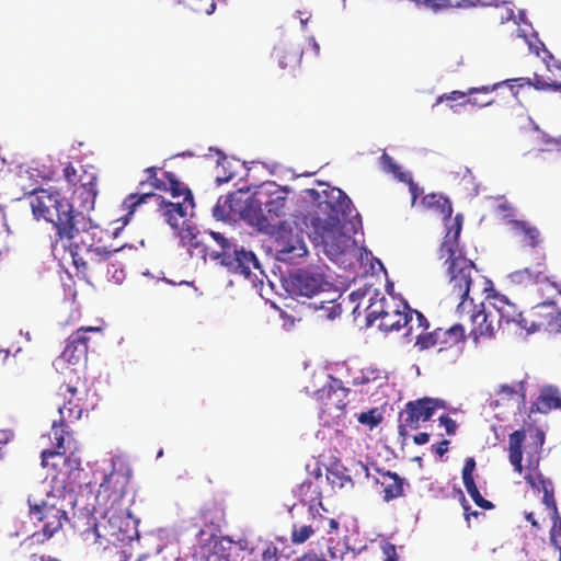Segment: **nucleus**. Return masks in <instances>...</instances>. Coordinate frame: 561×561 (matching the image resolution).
Instances as JSON below:
<instances>
[{"mask_svg": "<svg viewBox=\"0 0 561 561\" xmlns=\"http://www.w3.org/2000/svg\"><path fill=\"white\" fill-rule=\"evenodd\" d=\"M190 234L188 245L190 248H201V253L205 260L210 261L225 266L231 273L243 275L249 277L253 270L261 271L259 261L253 252L245 251L243 248H238L231 240L226 238L220 232L210 231L209 236L214 240V244L203 243L193 233L192 229L186 230Z\"/></svg>", "mask_w": 561, "mask_h": 561, "instance_id": "39448f33", "label": "nucleus"}, {"mask_svg": "<svg viewBox=\"0 0 561 561\" xmlns=\"http://www.w3.org/2000/svg\"><path fill=\"white\" fill-rule=\"evenodd\" d=\"M415 346L424 351L431 347L438 346V340L435 336V330L432 332L422 333L416 337Z\"/></svg>", "mask_w": 561, "mask_h": 561, "instance_id": "09e8293b", "label": "nucleus"}, {"mask_svg": "<svg viewBox=\"0 0 561 561\" xmlns=\"http://www.w3.org/2000/svg\"><path fill=\"white\" fill-rule=\"evenodd\" d=\"M386 306H389V298L381 297L367 307L366 319L368 325H373L377 321L381 322L383 314L387 313Z\"/></svg>", "mask_w": 561, "mask_h": 561, "instance_id": "37998d69", "label": "nucleus"}, {"mask_svg": "<svg viewBox=\"0 0 561 561\" xmlns=\"http://www.w3.org/2000/svg\"><path fill=\"white\" fill-rule=\"evenodd\" d=\"M399 181L408 183L409 184V191L412 195V204L414 205L417 197L423 193V190L419 187L416 183H414L412 175L410 173L408 174H400Z\"/></svg>", "mask_w": 561, "mask_h": 561, "instance_id": "603ef678", "label": "nucleus"}, {"mask_svg": "<svg viewBox=\"0 0 561 561\" xmlns=\"http://www.w3.org/2000/svg\"><path fill=\"white\" fill-rule=\"evenodd\" d=\"M93 535L98 550L105 551L111 547L130 542L138 536L134 523L124 515L123 507L104 510L101 520L93 523L87 536Z\"/></svg>", "mask_w": 561, "mask_h": 561, "instance_id": "6e6552de", "label": "nucleus"}, {"mask_svg": "<svg viewBox=\"0 0 561 561\" xmlns=\"http://www.w3.org/2000/svg\"><path fill=\"white\" fill-rule=\"evenodd\" d=\"M526 434L524 431H515L510 435L508 438V458L510 462L514 467V470L518 473L523 472V444L525 442Z\"/></svg>", "mask_w": 561, "mask_h": 561, "instance_id": "e433bc0d", "label": "nucleus"}, {"mask_svg": "<svg viewBox=\"0 0 561 561\" xmlns=\"http://www.w3.org/2000/svg\"><path fill=\"white\" fill-rule=\"evenodd\" d=\"M458 7H495L501 9L499 20L501 23L514 19L512 3L506 0H457Z\"/></svg>", "mask_w": 561, "mask_h": 561, "instance_id": "72a5a7b5", "label": "nucleus"}, {"mask_svg": "<svg viewBox=\"0 0 561 561\" xmlns=\"http://www.w3.org/2000/svg\"><path fill=\"white\" fill-rule=\"evenodd\" d=\"M386 312L378 328L383 332L398 331L412 321V309L401 300L393 297L389 298V306H386Z\"/></svg>", "mask_w": 561, "mask_h": 561, "instance_id": "412c9836", "label": "nucleus"}, {"mask_svg": "<svg viewBox=\"0 0 561 561\" xmlns=\"http://www.w3.org/2000/svg\"><path fill=\"white\" fill-rule=\"evenodd\" d=\"M496 396L499 397L495 400L490 401V407L496 408L502 404H506L512 400L522 399L525 400L526 397V387L524 381L517 382L515 386L511 385H501Z\"/></svg>", "mask_w": 561, "mask_h": 561, "instance_id": "c9c22d12", "label": "nucleus"}, {"mask_svg": "<svg viewBox=\"0 0 561 561\" xmlns=\"http://www.w3.org/2000/svg\"><path fill=\"white\" fill-rule=\"evenodd\" d=\"M558 294H546L542 301L537 304L529 313L527 328L529 332L545 331L561 334V309H558L552 300Z\"/></svg>", "mask_w": 561, "mask_h": 561, "instance_id": "2eb2a0df", "label": "nucleus"}, {"mask_svg": "<svg viewBox=\"0 0 561 561\" xmlns=\"http://www.w3.org/2000/svg\"><path fill=\"white\" fill-rule=\"evenodd\" d=\"M489 308L494 316L500 329L503 324L516 323L519 328H527V318L518 310L517 306L512 302L505 295L495 290H491L486 295Z\"/></svg>", "mask_w": 561, "mask_h": 561, "instance_id": "a211bd4d", "label": "nucleus"}, {"mask_svg": "<svg viewBox=\"0 0 561 561\" xmlns=\"http://www.w3.org/2000/svg\"><path fill=\"white\" fill-rule=\"evenodd\" d=\"M94 232L90 230L81 234L82 242L69 239L64 247H68L72 257V263L77 272L82 274L87 280H102L104 275L108 274V267L112 260L121 251L115 249L108 251L102 247H94Z\"/></svg>", "mask_w": 561, "mask_h": 561, "instance_id": "0eeeda50", "label": "nucleus"}, {"mask_svg": "<svg viewBox=\"0 0 561 561\" xmlns=\"http://www.w3.org/2000/svg\"><path fill=\"white\" fill-rule=\"evenodd\" d=\"M381 164H382L383 170L392 173L398 180H399L400 174H408L407 172H402L400 167L386 152H383L381 156Z\"/></svg>", "mask_w": 561, "mask_h": 561, "instance_id": "8fccbe9b", "label": "nucleus"}, {"mask_svg": "<svg viewBox=\"0 0 561 561\" xmlns=\"http://www.w3.org/2000/svg\"><path fill=\"white\" fill-rule=\"evenodd\" d=\"M530 259L527 266L510 274L511 282L525 287L536 286L540 297H545L546 294H560L561 296V282L550 274L545 250H531Z\"/></svg>", "mask_w": 561, "mask_h": 561, "instance_id": "1a4fd4ad", "label": "nucleus"}, {"mask_svg": "<svg viewBox=\"0 0 561 561\" xmlns=\"http://www.w3.org/2000/svg\"><path fill=\"white\" fill-rule=\"evenodd\" d=\"M445 408L443 400L428 397L407 402L399 414V435L407 438L410 432L420 427L421 422L428 421L438 409Z\"/></svg>", "mask_w": 561, "mask_h": 561, "instance_id": "f8f14e48", "label": "nucleus"}, {"mask_svg": "<svg viewBox=\"0 0 561 561\" xmlns=\"http://www.w3.org/2000/svg\"><path fill=\"white\" fill-rule=\"evenodd\" d=\"M78 451L79 449L68 450L66 455L59 458L69 472L80 469L81 458L78 456Z\"/></svg>", "mask_w": 561, "mask_h": 561, "instance_id": "de8ad7c7", "label": "nucleus"}, {"mask_svg": "<svg viewBox=\"0 0 561 561\" xmlns=\"http://www.w3.org/2000/svg\"><path fill=\"white\" fill-rule=\"evenodd\" d=\"M535 405L540 413H549L552 410L561 408V391L554 386L543 387L540 390Z\"/></svg>", "mask_w": 561, "mask_h": 561, "instance_id": "473e14b6", "label": "nucleus"}, {"mask_svg": "<svg viewBox=\"0 0 561 561\" xmlns=\"http://www.w3.org/2000/svg\"><path fill=\"white\" fill-rule=\"evenodd\" d=\"M62 173H64V178H65L66 182L71 186L77 185L78 182H80V183L84 182L82 180V178L81 179L78 178L77 170L70 162L66 164V167L62 170Z\"/></svg>", "mask_w": 561, "mask_h": 561, "instance_id": "864d4df0", "label": "nucleus"}, {"mask_svg": "<svg viewBox=\"0 0 561 561\" xmlns=\"http://www.w3.org/2000/svg\"><path fill=\"white\" fill-rule=\"evenodd\" d=\"M13 437L14 434L11 430H0V446L8 444Z\"/></svg>", "mask_w": 561, "mask_h": 561, "instance_id": "e2e57ef3", "label": "nucleus"}, {"mask_svg": "<svg viewBox=\"0 0 561 561\" xmlns=\"http://www.w3.org/2000/svg\"><path fill=\"white\" fill-rule=\"evenodd\" d=\"M334 301L335 298H331L328 300H320L319 304H308L307 307L313 311L323 310L328 318L333 319L341 313L340 305L334 304Z\"/></svg>", "mask_w": 561, "mask_h": 561, "instance_id": "c03bdc74", "label": "nucleus"}, {"mask_svg": "<svg viewBox=\"0 0 561 561\" xmlns=\"http://www.w3.org/2000/svg\"><path fill=\"white\" fill-rule=\"evenodd\" d=\"M327 480L333 489H353L354 482L347 468L340 463H332L327 471Z\"/></svg>", "mask_w": 561, "mask_h": 561, "instance_id": "4c0bfd02", "label": "nucleus"}, {"mask_svg": "<svg viewBox=\"0 0 561 561\" xmlns=\"http://www.w3.org/2000/svg\"><path fill=\"white\" fill-rule=\"evenodd\" d=\"M60 391L61 393L67 397V394H69V398H72V399H77L76 396H77V388L70 383H64L61 387H60Z\"/></svg>", "mask_w": 561, "mask_h": 561, "instance_id": "13d9d810", "label": "nucleus"}, {"mask_svg": "<svg viewBox=\"0 0 561 561\" xmlns=\"http://www.w3.org/2000/svg\"><path fill=\"white\" fill-rule=\"evenodd\" d=\"M156 197L157 194L152 193L151 191L145 192L140 191V188H138V192L127 195L122 203L123 209L127 211L124 222L126 224L129 220L130 216L135 213L138 206L146 203L148 199L156 201Z\"/></svg>", "mask_w": 561, "mask_h": 561, "instance_id": "58836bf2", "label": "nucleus"}, {"mask_svg": "<svg viewBox=\"0 0 561 561\" xmlns=\"http://www.w3.org/2000/svg\"><path fill=\"white\" fill-rule=\"evenodd\" d=\"M209 157L215 158L218 171L222 169V175L218 173L217 181L220 183L230 181L234 175L232 161L221 150L213 147H209Z\"/></svg>", "mask_w": 561, "mask_h": 561, "instance_id": "ea45409f", "label": "nucleus"}, {"mask_svg": "<svg viewBox=\"0 0 561 561\" xmlns=\"http://www.w3.org/2000/svg\"><path fill=\"white\" fill-rule=\"evenodd\" d=\"M383 552L386 554V559L385 561H396V547L393 545H390V543H387L385 547H383Z\"/></svg>", "mask_w": 561, "mask_h": 561, "instance_id": "680f3d73", "label": "nucleus"}, {"mask_svg": "<svg viewBox=\"0 0 561 561\" xmlns=\"http://www.w3.org/2000/svg\"><path fill=\"white\" fill-rule=\"evenodd\" d=\"M511 225L515 236L522 237V241L525 242L526 245L530 247L531 250L539 249L538 247L541 242V239L540 231L537 227L531 226L524 220H512Z\"/></svg>", "mask_w": 561, "mask_h": 561, "instance_id": "f704fd0d", "label": "nucleus"}, {"mask_svg": "<svg viewBox=\"0 0 561 561\" xmlns=\"http://www.w3.org/2000/svg\"><path fill=\"white\" fill-rule=\"evenodd\" d=\"M525 479L533 489L543 493L542 503L548 510H553L556 523L559 525L560 514L558 512L557 503L554 500V489L552 482L537 471L534 473L529 472L525 476Z\"/></svg>", "mask_w": 561, "mask_h": 561, "instance_id": "a878e982", "label": "nucleus"}, {"mask_svg": "<svg viewBox=\"0 0 561 561\" xmlns=\"http://www.w3.org/2000/svg\"><path fill=\"white\" fill-rule=\"evenodd\" d=\"M302 54V49L298 45H280L275 48L278 67L287 70L291 76H295L299 69Z\"/></svg>", "mask_w": 561, "mask_h": 561, "instance_id": "bb28decb", "label": "nucleus"}, {"mask_svg": "<svg viewBox=\"0 0 561 561\" xmlns=\"http://www.w3.org/2000/svg\"><path fill=\"white\" fill-rule=\"evenodd\" d=\"M422 205L425 208H433L437 210L444 219H450L453 207L450 201L439 194H427L422 198Z\"/></svg>", "mask_w": 561, "mask_h": 561, "instance_id": "a19ab883", "label": "nucleus"}, {"mask_svg": "<svg viewBox=\"0 0 561 561\" xmlns=\"http://www.w3.org/2000/svg\"><path fill=\"white\" fill-rule=\"evenodd\" d=\"M278 257L283 261L302 257L307 254V247L302 239L290 233L288 240H277Z\"/></svg>", "mask_w": 561, "mask_h": 561, "instance_id": "2f4dec72", "label": "nucleus"}, {"mask_svg": "<svg viewBox=\"0 0 561 561\" xmlns=\"http://www.w3.org/2000/svg\"><path fill=\"white\" fill-rule=\"evenodd\" d=\"M28 515L34 523H42L41 530L34 531L25 539L30 545H44L68 520L64 508V500L51 492H45V497L32 493L27 497Z\"/></svg>", "mask_w": 561, "mask_h": 561, "instance_id": "423d86ee", "label": "nucleus"}, {"mask_svg": "<svg viewBox=\"0 0 561 561\" xmlns=\"http://www.w3.org/2000/svg\"><path fill=\"white\" fill-rule=\"evenodd\" d=\"M159 170L160 169L157 167H149L145 169V179L139 182L138 188H140V191H145V186H149V191L152 193L154 190L169 191L173 197H180L184 191L185 184L180 182L172 172H163V178H159Z\"/></svg>", "mask_w": 561, "mask_h": 561, "instance_id": "aec40b11", "label": "nucleus"}, {"mask_svg": "<svg viewBox=\"0 0 561 561\" xmlns=\"http://www.w3.org/2000/svg\"><path fill=\"white\" fill-rule=\"evenodd\" d=\"M381 420L382 416L377 409H371L367 412H362L357 416V421L363 425H367L369 428L376 427L381 422Z\"/></svg>", "mask_w": 561, "mask_h": 561, "instance_id": "a18cd8bd", "label": "nucleus"}, {"mask_svg": "<svg viewBox=\"0 0 561 561\" xmlns=\"http://www.w3.org/2000/svg\"><path fill=\"white\" fill-rule=\"evenodd\" d=\"M348 392L350 390L343 386L340 379L329 376L327 383L313 393L320 417L328 422L342 416Z\"/></svg>", "mask_w": 561, "mask_h": 561, "instance_id": "9b49d317", "label": "nucleus"}, {"mask_svg": "<svg viewBox=\"0 0 561 561\" xmlns=\"http://www.w3.org/2000/svg\"><path fill=\"white\" fill-rule=\"evenodd\" d=\"M415 316L416 321L419 322V327H424L425 329L428 328L427 319L419 311L412 310V317Z\"/></svg>", "mask_w": 561, "mask_h": 561, "instance_id": "69168bd1", "label": "nucleus"}, {"mask_svg": "<svg viewBox=\"0 0 561 561\" xmlns=\"http://www.w3.org/2000/svg\"><path fill=\"white\" fill-rule=\"evenodd\" d=\"M439 423L445 427L447 435H455L457 431V423L455 420L449 417L448 415H442L439 417Z\"/></svg>", "mask_w": 561, "mask_h": 561, "instance_id": "5fc2aeb1", "label": "nucleus"}, {"mask_svg": "<svg viewBox=\"0 0 561 561\" xmlns=\"http://www.w3.org/2000/svg\"><path fill=\"white\" fill-rule=\"evenodd\" d=\"M92 335H102V328L91 325L80 327L68 336L66 347L60 357L72 365L85 359Z\"/></svg>", "mask_w": 561, "mask_h": 561, "instance_id": "f3484780", "label": "nucleus"}, {"mask_svg": "<svg viewBox=\"0 0 561 561\" xmlns=\"http://www.w3.org/2000/svg\"><path fill=\"white\" fill-rule=\"evenodd\" d=\"M296 561H319V558L316 554H305Z\"/></svg>", "mask_w": 561, "mask_h": 561, "instance_id": "774afa93", "label": "nucleus"}, {"mask_svg": "<svg viewBox=\"0 0 561 561\" xmlns=\"http://www.w3.org/2000/svg\"><path fill=\"white\" fill-rule=\"evenodd\" d=\"M183 201L182 202H167L162 196L157 195L156 202L159 205L161 214L168 225L181 237L184 241L185 239H190V234L186 231L191 229L190 226L184 228L188 217V210H192L195 206L194 198L191 190L184 185V191L182 193Z\"/></svg>", "mask_w": 561, "mask_h": 561, "instance_id": "4468645a", "label": "nucleus"}, {"mask_svg": "<svg viewBox=\"0 0 561 561\" xmlns=\"http://www.w3.org/2000/svg\"><path fill=\"white\" fill-rule=\"evenodd\" d=\"M476 469V460L473 457H469L465 460V465L462 468V481L463 485L470 495V497L473 500V502L481 508L484 510H491L494 507L493 503L485 500L480 491L478 490L474 479H473V471Z\"/></svg>", "mask_w": 561, "mask_h": 561, "instance_id": "cd10ccee", "label": "nucleus"}, {"mask_svg": "<svg viewBox=\"0 0 561 561\" xmlns=\"http://www.w3.org/2000/svg\"><path fill=\"white\" fill-rule=\"evenodd\" d=\"M549 511H550L549 514H550L551 520H552V527L550 530V539L556 546L559 547V549H560L559 561H561V517H560V524L557 525L556 519H554L553 510H549Z\"/></svg>", "mask_w": 561, "mask_h": 561, "instance_id": "3c124183", "label": "nucleus"}, {"mask_svg": "<svg viewBox=\"0 0 561 561\" xmlns=\"http://www.w3.org/2000/svg\"><path fill=\"white\" fill-rule=\"evenodd\" d=\"M242 549L248 552L253 561H277L278 549L267 540H257L256 542H244Z\"/></svg>", "mask_w": 561, "mask_h": 561, "instance_id": "7c9ffc66", "label": "nucleus"}, {"mask_svg": "<svg viewBox=\"0 0 561 561\" xmlns=\"http://www.w3.org/2000/svg\"><path fill=\"white\" fill-rule=\"evenodd\" d=\"M27 199L34 218L49 222L55 228L56 243L69 239L82 242L81 234L96 228L90 216L76 211L70 201L58 190L35 188Z\"/></svg>", "mask_w": 561, "mask_h": 561, "instance_id": "f03ea898", "label": "nucleus"}, {"mask_svg": "<svg viewBox=\"0 0 561 561\" xmlns=\"http://www.w3.org/2000/svg\"><path fill=\"white\" fill-rule=\"evenodd\" d=\"M290 190L273 181L255 187L247 199L241 215L250 225L268 232L275 227V219L283 218L289 210Z\"/></svg>", "mask_w": 561, "mask_h": 561, "instance_id": "20e7f679", "label": "nucleus"}, {"mask_svg": "<svg viewBox=\"0 0 561 561\" xmlns=\"http://www.w3.org/2000/svg\"><path fill=\"white\" fill-rule=\"evenodd\" d=\"M83 409L80 399L68 398V401L59 407L60 423H72L78 421L82 415Z\"/></svg>", "mask_w": 561, "mask_h": 561, "instance_id": "79ce46f5", "label": "nucleus"}, {"mask_svg": "<svg viewBox=\"0 0 561 561\" xmlns=\"http://www.w3.org/2000/svg\"><path fill=\"white\" fill-rule=\"evenodd\" d=\"M103 279L114 282L115 284H121L125 279V271L115 257L112 260L111 267H108V274L104 275Z\"/></svg>", "mask_w": 561, "mask_h": 561, "instance_id": "49530a36", "label": "nucleus"}, {"mask_svg": "<svg viewBox=\"0 0 561 561\" xmlns=\"http://www.w3.org/2000/svg\"><path fill=\"white\" fill-rule=\"evenodd\" d=\"M435 336L438 340V353L448 351L457 346L459 343L465 342L466 332L465 328L456 323L448 329H435Z\"/></svg>", "mask_w": 561, "mask_h": 561, "instance_id": "c756f323", "label": "nucleus"}, {"mask_svg": "<svg viewBox=\"0 0 561 561\" xmlns=\"http://www.w3.org/2000/svg\"><path fill=\"white\" fill-rule=\"evenodd\" d=\"M380 478L376 479V483L382 486V500L390 502L392 500L404 496V485L408 482L404 478L400 477L397 472L377 470Z\"/></svg>", "mask_w": 561, "mask_h": 561, "instance_id": "393cba45", "label": "nucleus"}, {"mask_svg": "<svg viewBox=\"0 0 561 561\" xmlns=\"http://www.w3.org/2000/svg\"><path fill=\"white\" fill-rule=\"evenodd\" d=\"M471 307H473L472 313L470 316L472 325L470 330V336L472 340L477 342L480 337H494L495 333L500 330V327L490 308L488 307V309H478V307L473 304Z\"/></svg>", "mask_w": 561, "mask_h": 561, "instance_id": "4be33fe9", "label": "nucleus"}, {"mask_svg": "<svg viewBox=\"0 0 561 561\" xmlns=\"http://www.w3.org/2000/svg\"><path fill=\"white\" fill-rule=\"evenodd\" d=\"M449 444L450 442L448 439H443L442 442L432 445V450L439 457H443L448 451Z\"/></svg>", "mask_w": 561, "mask_h": 561, "instance_id": "6e6d98bb", "label": "nucleus"}, {"mask_svg": "<svg viewBox=\"0 0 561 561\" xmlns=\"http://www.w3.org/2000/svg\"><path fill=\"white\" fill-rule=\"evenodd\" d=\"M213 553L218 554L220 559L228 560V554H225V547L221 540H215L211 547Z\"/></svg>", "mask_w": 561, "mask_h": 561, "instance_id": "4d7b16f0", "label": "nucleus"}, {"mask_svg": "<svg viewBox=\"0 0 561 561\" xmlns=\"http://www.w3.org/2000/svg\"><path fill=\"white\" fill-rule=\"evenodd\" d=\"M313 214L306 217V227L312 241L322 245L328 256H339L351 245L345 221L352 213V201L340 188L323 192Z\"/></svg>", "mask_w": 561, "mask_h": 561, "instance_id": "f257e3e1", "label": "nucleus"}, {"mask_svg": "<svg viewBox=\"0 0 561 561\" xmlns=\"http://www.w3.org/2000/svg\"><path fill=\"white\" fill-rule=\"evenodd\" d=\"M283 286L290 296L312 298L327 291L331 284L314 268H299L284 279Z\"/></svg>", "mask_w": 561, "mask_h": 561, "instance_id": "ddd939ff", "label": "nucleus"}, {"mask_svg": "<svg viewBox=\"0 0 561 561\" xmlns=\"http://www.w3.org/2000/svg\"><path fill=\"white\" fill-rule=\"evenodd\" d=\"M529 85L534 87L536 90H548L549 89V83L546 82L545 80L540 79V77L537 75H535L534 81L530 79Z\"/></svg>", "mask_w": 561, "mask_h": 561, "instance_id": "bf43d9fd", "label": "nucleus"}, {"mask_svg": "<svg viewBox=\"0 0 561 561\" xmlns=\"http://www.w3.org/2000/svg\"><path fill=\"white\" fill-rule=\"evenodd\" d=\"M460 231L461 216L457 215L454 225L438 249V257L443 260V265L446 266L449 295L460 299L457 312L462 314L473 304L469 294L472 285V274L477 270L474 263L465 256L462 249L459 247Z\"/></svg>", "mask_w": 561, "mask_h": 561, "instance_id": "7ed1b4c3", "label": "nucleus"}, {"mask_svg": "<svg viewBox=\"0 0 561 561\" xmlns=\"http://www.w3.org/2000/svg\"><path fill=\"white\" fill-rule=\"evenodd\" d=\"M321 473L319 471L314 480H305L298 486L297 496L304 504L309 506L308 512L327 514L328 511L322 504L321 485L319 483Z\"/></svg>", "mask_w": 561, "mask_h": 561, "instance_id": "5701e85b", "label": "nucleus"}, {"mask_svg": "<svg viewBox=\"0 0 561 561\" xmlns=\"http://www.w3.org/2000/svg\"><path fill=\"white\" fill-rule=\"evenodd\" d=\"M495 88H496V84L493 87L483 85L481 88H470L466 92L455 90L449 93H444L436 99L434 106H436L445 101L455 102V101H459V100H462V102H460L459 104H456V105H454V104L450 105V108L453 111H456L455 108L457 106H466L468 104H470L472 106H486L492 103V100L479 102L477 99H471V98H467V96L472 95L474 93H489V92L493 91Z\"/></svg>", "mask_w": 561, "mask_h": 561, "instance_id": "b1692460", "label": "nucleus"}, {"mask_svg": "<svg viewBox=\"0 0 561 561\" xmlns=\"http://www.w3.org/2000/svg\"><path fill=\"white\" fill-rule=\"evenodd\" d=\"M96 182L98 176L94 173H90L85 175V181L80 183L77 191V199L80 202V209L78 211L88 215L89 211L94 209L98 196Z\"/></svg>", "mask_w": 561, "mask_h": 561, "instance_id": "c85d7f7f", "label": "nucleus"}, {"mask_svg": "<svg viewBox=\"0 0 561 561\" xmlns=\"http://www.w3.org/2000/svg\"><path fill=\"white\" fill-rule=\"evenodd\" d=\"M131 479V470L124 463L113 465L111 471L104 474L96 491L95 501L103 510L122 507Z\"/></svg>", "mask_w": 561, "mask_h": 561, "instance_id": "9d476101", "label": "nucleus"}, {"mask_svg": "<svg viewBox=\"0 0 561 561\" xmlns=\"http://www.w3.org/2000/svg\"><path fill=\"white\" fill-rule=\"evenodd\" d=\"M339 522L323 513L308 512L307 523L294 524L290 535L291 542L300 545L317 533L332 534L339 529Z\"/></svg>", "mask_w": 561, "mask_h": 561, "instance_id": "dca6fc26", "label": "nucleus"}, {"mask_svg": "<svg viewBox=\"0 0 561 561\" xmlns=\"http://www.w3.org/2000/svg\"><path fill=\"white\" fill-rule=\"evenodd\" d=\"M428 440H430V434L425 433V432L419 433L413 436V442L416 445H424V444L428 443Z\"/></svg>", "mask_w": 561, "mask_h": 561, "instance_id": "0e129e2a", "label": "nucleus"}, {"mask_svg": "<svg viewBox=\"0 0 561 561\" xmlns=\"http://www.w3.org/2000/svg\"><path fill=\"white\" fill-rule=\"evenodd\" d=\"M51 433L54 437V449H45L42 451V466L47 468L57 469L58 462H49L50 458H60L67 454L68 450L79 449V444L75 439L71 432L67 430V424L54 421L51 426Z\"/></svg>", "mask_w": 561, "mask_h": 561, "instance_id": "6ab92c4d", "label": "nucleus"}, {"mask_svg": "<svg viewBox=\"0 0 561 561\" xmlns=\"http://www.w3.org/2000/svg\"><path fill=\"white\" fill-rule=\"evenodd\" d=\"M213 216L217 219H222L225 218V215H224V211L221 210V207L219 205V203L216 204V206L214 207L213 209Z\"/></svg>", "mask_w": 561, "mask_h": 561, "instance_id": "338daca9", "label": "nucleus"}, {"mask_svg": "<svg viewBox=\"0 0 561 561\" xmlns=\"http://www.w3.org/2000/svg\"><path fill=\"white\" fill-rule=\"evenodd\" d=\"M504 83L512 85V83H514L515 85L522 88V87H525V85H529L530 84V79L529 78H514V79H507L504 81Z\"/></svg>", "mask_w": 561, "mask_h": 561, "instance_id": "052dcab7", "label": "nucleus"}]
</instances>
